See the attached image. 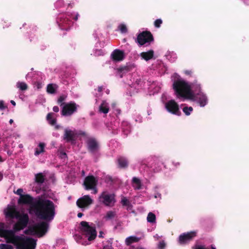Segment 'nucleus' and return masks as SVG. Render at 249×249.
Returning a JSON list of instances; mask_svg holds the SVG:
<instances>
[{
  "label": "nucleus",
  "instance_id": "f3484780",
  "mask_svg": "<svg viewBox=\"0 0 249 249\" xmlns=\"http://www.w3.org/2000/svg\"><path fill=\"white\" fill-rule=\"evenodd\" d=\"M111 58L115 61H122L124 57V51L116 49L113 51L111 54Z\"/></svg>",
  "mask_w": 249,
  "mask_h": 249
},
{
  "label": "nucleus",
  "instance_id": "c756f323",
  "mask_svg": "<svg viewBox=\"0 0 249 249\" xmlns=\"http://www.w3.org/2000/svg\"><path fill=\"white\" fill-rule=\"evenodd\" d=\"M67 97V96L65 94H63L60 96L57 101V104L59 105L60 106H63L65 104H66L64 103V101L66 100Z\"/></svg>",
  "mask_w": 249,
  "mask_h": 249
},
{
  "label": "nucleus",
  "instance_id": "6e6d98bb",
  "mask_svg": "<svg viewBox=\"0 0 249 249\" xmlns=\"http://www.w3.org/2000/svg\"><path fill=\"white\" fill-rule=\"evenodd\" d=\"M10 103L13 105V106H16V102L13 101V100H11L10 101Z\"/></svg>",
  "mask_w": 249,
  "mask_h": 249
},
{
  "label": "nucleus",
  "instance_id": "cd10ccee",
  "mask_svg": "<svg viewBox=\"0 0 249 249\" xmlns=\"http://www.w3.org/2000/svg\"><path fill=\"white\" fill-rule=\"evenodd\" d=\"M53 113H49L47 114L46 119L49 122V124L52 125H54L56 123V119H53Z\"/></svg>",
  "mask_w": 249,
  "mask_h": 249
},
{
  "label": "nucleus",
  "instance_id": "e433bc0d",
  "mask_svg": "<svg viewBox=\"0 0 249 249\" xmlns=\"http://www.w3.org/2000/svg\"><path fill=\"white\" fill-rule=\"evenodd\" d=\"M119 29L122 33H125L127 31V29L125 25L121 24L119 26Z\"/></svg>",
  "mask_w": 249,
  "mask_h": 249
},
{
  "label": "nucleus",
  "instance_id": "603ef678",
  "mask_svg": "<svg viewBox=\"0 0 249 249\" xmlns=\"http://www.w3.org/2000/svg\"><path fill=\"white\" fill-rule=\"evenodd\" d=\"M103 88L102 87H101H101H98V91L99 92H101L103 90Z\"/></svg>",
  "mask_w": 249,
  "mask_h": 249
},
{
  "label": "nucleus",
  "instance_id": "b1692460",
  "mask_svg": "<svg viewBox=\"0 0 249 249\" xmlns=\"http://www.w3.org/2000/svg\"><path fill=\"white\" fill-rule=\"evenodd\" d=\"M57 88V86L56 84H49L47 87V92L50 94H54Z\"/></svg>",
  "mask_w": 249,
  "mask_h": 249
},
{
  "label": "nucleus",
  "instance_id": "de8ad7c7",
  "mask_svg": "<svg viewBox=\"0 0 249 249\" xmlns=\"http://www.w3.org/2000/svg\"><path fill=\"white\" fill-rule=\"evenodd\" d=\"M53 110L55 112H58L59 110V108L57 106H54L53 108Z\"/></svg>",
  "mask_w": 249,
  "mask_h": 249
},
{
  "label": "nucleus",
  "instance_id": "a878e982",
  "mask_svg": "<svg viewBox=\"0 0 249 249\" xmlns=\"http://www.w3.org/2000/svg\"><path fill=\"white\" fill-rule=\"evenodd\" d=\"M139 241V238L135 236H130L125 239V243L127 246Z\"/></svg>",
  "mask_w": 249,
  "mask_h": 249
},
{
  "label": "nucleus",
  "instance_id": "423d86ee",
  "mask_svg": "<svg viewBox=\"0 0 249 249\" xmlns=\"http://www.w3.org/2000/svg\"><path fill=\"white\" fill-rule=\"evenodd\" d=\"M154 41V37L150 31H145L140 33L137 36L136 42L140 46L146 44H150Z\"/></svg>",
  "mask_w": 249,
  "mask_h": 249
},
{
  "label": "nucleus",
  "instance_id": "2eb2a0df",
  "mask_svg": "<svg viewBox=\"0 0 249 249\" xmlns=\"http://www.w3.org/2000/svg\"><path fill=\"white\" fill-rule=\"evenodd\" d=\"M88 151L91 153L95 152L98 149V143L95 138H89L87 142Z\"/></svg>",
  "mask_w": 249,
  "mask_h": 249
},
{
  "label": "nucleus",
  "instance_id": "7ed1b4c3",
  "mask_svg": "<svg viewBox=\"0 0 249 249\" xmlns=\"http://www.w3.org/2000/svg\"><path fill=\"white\" fill-rule=\"evenodd\" d=\"M173 88L178 98L182 97L192 99L194 97L191 86L182 79L175 80L173 84Z\"/></svg>",
  "mask_w": 249,
  "mask_h": 249
},
{
  "label": "nucleus",
  "instance_id": "58836bf2",
  "mask_svg": "<svg viewBox=\"0 0 249 249\" xmlns=\"http://www.w3.org/2000/svg\"><path fill=\"white\" fill-rule=\"evenodd\" d=\"M162 23V20L161 19H157L154 21V26L156 28H160Z\"/></svg>",
  "mask_w": 249,
  "mask_h": 249
},
{
  "label": "nucleus",
  "instance_id": "72a5a7b5",
  "mask_svg": "<svg viewBox=\"0 0 249 249\" xmlns=\"http://www.w3.org/2000/svg\"><path fill=\"white\" fill-rule=\"evenodd\" d=\"M34 228L33 226H29L27 229L24 231V233L26 235H36Z\"/></svg>",
  "mask_w": 249,
  "mask_h": 249
},
{
  "label": "nucleus",
  "instance_id": "1a4fd4ad",
  "mask_svg": "<svg viewBox=\"0 0 249 249\" xmlns=\"http://www.w3.org/2000/svg\"><path fill=\"white\" fill-rule=\"evenodd\" d=\"M49 224L46 221H42L33 225L35 234L38 237L43 236L49 229Z\"/></svg>",
  "mask_w": 249,
  "mask_h": 249
},
{
  "label": "nucleus",
  "instance_id": "4be33fe9",
  "mask_svg": "<svg viewBox=\"0 0 249 249\" xmlns=\"http://www.w3.org/2000/svg\"><path fill=\"white\" fill-rule=\"evenodd\" d=\"M132 186L135 190H140L142 188V183L140 179L136 177H133L132 180Z\"/></svg>",
  "mask_w": 249,
  "mask_h": 249
},
{
  "label": "nucleus",
  "instance_id": "052dcab7",
  "mask_svg": "<svg viewBox=\"0 0 249 249\" xmlns=\"http://www.w3.org/2000/svg\"><path fill=\"white\" fill-rule=\"evenodd\" d=\"M55 129H58L59 128V125H56L55 126Z\"/></svg>",
  "mask_w": 249,
  "mask_h": 249
},
{
  "label": "nucleus",
  "instance_id": "6ab92c4d",
  "mask_svg": "<svg viewBox=\"0 0 249 249\" xmlns=\"http://www.w3.org/2000/svg\"><path fill=\"white\" fill-rule=\"evenodd\" d=\"M119 167L121 168H127L128 165V162L126 158L124 157H120L118 159Z\"/></svg>",
  "mask_w": 249,
  "mask_h": 249
},
{
  "label": "nucleus",
  "instance_id": "473e14b6",
  "mask_svg": "<svg viewBox=\"0 0 249 249\" xmlns=\"http://www.w3.org/2000/svg\"><path fill=\"white\" fill-rule=\"evenodd\" d=\"M147 220L150 223H154L156 221V215L153 213L150 212L147 215Z\"/></svg>",
  "mask_w": 249,
  "mask_h": 249
},
{
  "label": "nucleus",
  "instance_id": "f257e3e1",
  "mask_svg": "<svg viewBox=\"0 0 249 249\" xmlns=\"http://www.w3.org/2000/svg\"><path fill=\"white\" fill-rule=\"evenodd\" d=\"M18 204H31L30 213L33 212L37 218L50 221L54 217L55 205L53 202L49 199L39 198L33 202V198L26 194L21 195L18 201Z\"/></svg>",
  "mask_w": 249,
  "mask_h": 249
},
{
  "label": "nucleus",
  "instance_id": "e2e57ef3",
  "mask_svg": "<svg viewBox=\"0 0 249 249\" xmlns=\"http://www.w3.org/2000/svg\"><path fill=\"white\" fill-rule=\"evenodd\" d=\"M160 169H161L160 168V169H156V171H157V172H158V171H160Z\"/></svg>",
  "mask_w": 249,
  "mask_h": 249
},
{
  "label": "nucleus",
  "instance_id": "a18cd8bd",
  "mask_svg": "<svg viewBox=\"0 0 249 249\" xmlns=\"http://www.w3.org/2000/svg\"><path fill=\"white\" fill-rule=\"evenodd\" d=\"M23 189L21 188H19L17 190V192L15 193L21 196V195H23L22 193H23Z\"/></svg>",
  "mask_w": 249,
  "mask_h": 249
},
{
  "label": "nucleus",
  "instance_id": "f03ea898",
  "mask_svg": "<svg viewBox=\"0 0 249 249\" xmlns=\"http://www.w3.org/2000/svg\"><path fill=\"white\" fill-rule=\"evenodd\" d=\"M4 214L6 218L18 219L12 230H5V224L0 222V236L4 237L9 243L16 232L27 227L29 222V216L27 213H20L14 206H8L4 211Z\"/></svg>",
  "mask_w": 249,
  "mask_h": 249
},
{
  "label": "nucleus",
  "instance_id": "7c9ffc66",
  "mask_svg": "<svg viewBox=\"0 0 249 249\" xmlns=\"http://www.w3.org/2000/svg\"><path fill=\"white\" fill-rule=\"evenodd\" d=\"M116 215V213L115 212L109 211H108L106 215L105 216L104 218L106 220H110L114 218Z\"/></svg>",
  "mask_w": 249,
  "mask_h": 249
},
{
  "label": "nucleus",
  "instance_id": "13d9d810",
  "mask_svg": "<svg viewBox=\"0 0 249 249\" xmlns=\"http://www.w3.org/2000/svg\"><path fill=\"white\" fill-rule=\"evenodd\" d=\"M68 5H69V6H70V7H73V6L74 5V3H73V2H72V3H69V4H68Z\"/></svg>",
  "mask_w": 249,
  "mask_h": 249
},
{
  "label": "nucleus",
  "instance_id": "a211bd4d",
  "mask_svg": "<svg viewBox=\"0 0 249 249\" xmlns=\"http://www.w3.org/2000/svg\"><path fill=\"white\" fill-rule=\"evenodd\" d=\"M154 53V51L152 50H150L146 52L141 53L140 55L144 60L146 61H148L153 57Z\"/></svg>",
  "mask_w": 249,
  "mask_h": 249
},
{
  "label": "nucleus",
  "instance_id": "c03bdc74",
  "mask_svg": "<svg viewBox=\"0 0 249 249\" xmlns=\"http://www.w3.org/2000/svg\"><path fill=\"white\" fill-rule=\"evenodd\" d=\"M165 247V244L163 241L160 242L159 244V248L160 249H163Z\"/></svg>",
  "mask_w": 249,
  "mask_h": 249
},
{
  "label": "nucleus",
  "instance_id": "4c0bfd02",
  "mask_svg": "<svg viewBox=\"0 0 249 249\" xmlns=\"http://www.w3.org/2000/svg\"><path fill=\"white\" fill-rule=\"evenodd\" d=\"M0 249H13V247L10 245L1 244H0Z\"/></svg>",
  "mask_w": 249,
  "mask_h": 249
},
{
  "label": "nucleus",
  "instance_id": "3c124183",
  "mask_svg": "<svg viewBox=\"0 0 249 249\" xmlns=\"http://www.w3.org/2000/svg\"><path fill=\"white\" fill-rule=\"evenodd\" d=\"M78 17H79V14H78V13H77V14H76V15H75L74 17H72V18L74 20L76 21V20L78 19Z\"/></svg>",
  "mask_w": 249,
  "mask_h": 249
},
{
  "label": "nucleus",
  "instance_id": "864d4df0",
  "mask_svg": "<svg viewBox=\"0 0 249 249\" xmlns=\"http://www.w3.org/2000/svg\"><path fill=\"white\" fill-rule=\"evenodd\" d=\"M3 177V173L1 172H0V181H1Z\"/></svg>",
  "mask_w": 249,
  "mask_h": 249
},
{
  "label": "nucleus",
  "instance_id": "8fccbe9b",
  "mask_svg": "<svg viewBox=\"0 0 249 249\" xmlns=\"http://www.w3.org/2000/svg\"><path fill=\"white\" fill-rule=\"evenodd\" d=\"M174 165L176 167H178V166H179L180 165V163L179 162H175V161H174L173 162Z\"/></svg>",
  "mask_w": 249,
  "mask_h": 249
},
{
  "label": "nucleus",
  "instance_id": "aec40b11",
  "mask_svg": "<svg viewBox=\"0 0 249 249\" xmlns=\"http://www.w3.org/2000/svg\"><path fill=\"white\" fill-rule=\"evenodd\" d=\"M208 103V99L207 96L203 94H200L198 97V103L201 107H204Z\"/></svg>",
  "mask_w": 249,
  "mask_h": 249
},
{
  "label": "nucleus",
  "instance_id": "c9c22d12",
  "mask_svg": "<svg viewBox=\"0 0 249 249\" xmlns=\"http://www.w3.org/2000/svg\"><path fill=\"white\" fill-rule=\"evenodd\" d=\"M130 71V68L128 66H124L122 67H120L118 69V71L120 72L125 73L129 71Z\"/></svg>",
  "mask_w": 249,
  "mask_h": 249
},
{
  "label": "nucleus",
  "instance_id": "ddd939ff",
  "mask_svg": "<svg viewBox=\"0 0 249 249\" xmlns=\"http://www.w3.org/2000/svg\"><path fill=\"white\" fill-rule=\"evenodd\" d=\"M196 236V232L192 231L187 233H184L179 235L178 238L179 243L180 244H186L192 240Z\"/></svg>",
  "mask_w": 249,
  "mask_h": 249
},
{
  "label": "nucleus",
  "instance_id": "c85d7f7f",
  "mask_svg": "<svg viewBox=\"0 0 249 249\" xmlns=\"http://www.w3.org/2000/svg\"><path fill=\"white\" fill-rule=\"evenodd\" d=\"M195 249H216L214 246L211 245L209 246H206L205 245H196L195 246Z\"/></svg>",
  "mask_w": 249,
  "mask_h": 249
},
{
  "label": "nucleus",
  "instance_id": "dca6fc26",
  "mask_svg": "<svg viewBox=\"0 0 249 249\" xmlns=\"http://www.w3.org/2000/svg\"><path fill=\"white\" fill-rule=\"evenodd\" d=\"M76 135V134L74 131L68 129H65L63 139L67 142L73 143L75 141Z\"/></svg>",
  "mask_w": 249,
  "mask_h": 249
},
{
  "label": "nucleus",
  "instance_id": "9b49d317",
  "mask_svg": "<svg viewBox=\"0 0 249 249\" xmlns=\"http://www.w3.org/2000/svg\"><path fill=\"white\" fill-rule=\"evenodd\" d=\"M98 180L92 175L88 176L85 178L84 185L85 189L87 190H94L95 193H96V187L97 186Z\"/></svg>",
  "mask_w": 249,
  "mask_h": 249
},
{
  "label": "nucleus",
  "instance_id": "0e129e2a",
  "mask_svg": "<svg viewBox=\"0 0 249 249\" xmlns=\"http://www.w3.org/2000/svg\"><path fill=\"white\" fill-rule=\"evenodd\" d=\"M63 155H66V153H63Z\"/></svg>",
  "mask_w": 249,
  "mask_h": 249
},
{
  "label": "nucleus",
  "instance_id": "412c9836",
  "mask_svg": "<svg viewBox=\"0 0 249 249\" xmlns=\"http://www.w3.org/2000/svg\"><path fill=\"white\" fill-rule=\"evenodd\" d=\"M45 176L42 173H39L35 175V181L37 184H41L45 181Z\"/></svg>",
  "mask_w": 249,
  "mask_h": 249
},
{
  "label": "nucleus",
  "instance_id": "bb28decb",
  "mask_svg": "<svg viewBox=\"0 0 249 249\" xmlns=\"http://www.w3.org/2000/svg\"><path fill=\"white\" fill-rule=\"evenodd\" d=\"M45 144L43 143H40L38 145V148H36L35 151V155H39L44 151Z\"/></svg>",
  "mask_w": 249,
  "mask_h": 249
},
{
  "label": "nucleus",
  "instance_id": "20e7f679",
  "mask_svg": "<svg viewBox=\"0 0 249 249\" xmlns=\"http://www.w3.org/2000/svg\"><path fill=\"white\" fill-rule=\"evenodd\" d=\"M9 243L16 246L17 249H35L36 246V240L33 238L22 237L15 234Z\"/></svg>",
  "mask_w": 249,
  "mask_h": 249
},
{
  "label": "nucleus",
  "instance_id": "a19ab883",
  "mask_svg": "<svg viewBox=\"0 0 249 249\" xmlns=\"http://www.w3.org/2000/svg\"><path fill=\"white\" fill-rule=\"evenodd\" d=\"M56 5L57 7H63L65 5L64 1L63 0H58L56 2Z\"/></svg>",
  "mask_w": 249,
  "mask_h": 249
},
{
  "label": "nucleus",
  "instance_id": "69168bd1",
  "mask_svg": "<svg viewBox=\"0 0 249 249\" xmlns=\"http://www.w3.org/2000/svg\"><path fill=\"white\" fill-rule=\"evenodd\" d=\"M79 237V239H81V237H80V236H79V237Z\"/></svg>",
  "mask_w": 249,
  "mask_h": 249
},
{
  "label": "nucleus",
  "instance_id": "f8f14e48",
  "mask_svg": "<svg viewBox=\"0 0 249 249\" xmlns=\"http://www.w3.org/2000/svg\"><path fill=\"white\" fill-rule=\"evenodd\" d=\"M165 107L167 110L172 114L178 116L181 114L179 106L174 100H171L168 101L165 104Z\"/></svg>",
  "mask_w": 249,
  "mask_h": 249
},
{
  "label": "nucleus",
  "instance_id": "39448f33",
  "mask_svg": "<svg viewBox=\"0 0 249 249\" xmlns=\"http://www.w3.org/2000/svg\"><path fill=\"white\" fill-rule=\"evenodd\" d=\"M80 230L83 235L88 238V241L82 243L83 245H88L89 242L94 240L97 236V232L95 227L89 225L88 222L82 221L80 222Z\"/></svg>",
  "mask_w": 249,
  "mask_h": 249
},
{
  "label": "nucleus",
  "instance_id": "5fc2aeb1",
  "mask_svg": "<svg viewBox=\"0 0 249 249\" xmlns=\"http://www.w3.org/2000/svg\"><path fill=\"white\" fill-rule=\"evenodd\" d=\"M83 215V214L82 213H79L77 214V216L79 218L81 217Z\"/></svg>",
  "mask_w": 249,
  "mask_h": 249
},
{
  "label": "nucleus",
  "instance_id": "393cba45",
  "mask_svg": "<svg viewBox=\"0 0 249 249\" xmlns=\"http://www.w3.org/2000/svg\"><path fill=\"white\" fill-rule=\"evenodd\" d=\"M191 89H193L196 92H200L201 90V85L198 82L197 80H195L192 83L191 86Z\"/></svg>",
  "mask_w": 249,
  "mask_h": 249
},
{
  "label": "nucleus",
  "instance_id": "37998d69",
  "mask_svg": "<svg viewBox=\"0 0 249 249\" xmlns=\"http://www.w3.org/2000/svg\"><path fill=\"white\" fill-rule=\"evenodd\" d=\"M7 108V106L4 105V102L3 101H0V110H4V109Z\"/></svg>",
  "mask_w": 249,
  "mask_h": 249
},
{
  "label": "nucleus",
  "instance_id": "bf43d9fd",
  "mask_svg": "<svg viewBox=\"0 0 249 249\" xmlns=\"http://www.w3.org/2000/svg\"><path fill=\"white\" fill-rule=\"evenodd\" d=\"M13 120L12 119H10V121H9V123L10 124H12L13 123Z\"/></svg>",
  "mask_w": 249,
  "mask_h": 249
},
{
  "label": "nucleus",
  "instance_id": "f704fd0d",
  "mask_svg": "<svg viewBox=\"0 0 249 249\" xmlns=\"http://www.w3.org/2000/svg\"><path fill=\"white\" fill-rule=\"evenodd\" d=\"M193 107H185L183 108V111L185 114V115L188 116L191 114V112L193 111Z\"/></svg>",
  "mask_w": 249,
  "mask_h": 249
},
{
  "label": "nucleus",
  "instance_id": "4468645a",
  "mask_svg": "<svg viewBox=\"0 0 249 249\" xmlns=\"http://www.w3.org/2000/svg\"><path fill=\"white\" fill-rule=\"evenodd\" d=\"M93 202L92 199L89 196H84L82 197L79 198L76 201V204L78 207L84 208L91 204Z\"/></svg>",
  "mask_w": 249,
  "mask_h": 249
},
{
  "label": "nucleus",
  "instance_id": "6e6552de",
  "mask_svg": "<svg viewBox=\"0 0 249 249\" xmlns=\"http://www.w3.org/2000/svg\"><path fill=\"white\" fill-rule=\"evenodd\" d=\"M79 105L74 102L71 101L65 104L61 110V115L64 116H70L74 113L77 112Z\"/></svg>",
  "mask_w": 249,
  "mask_h": 249
},
{
  "label": "nucleus",
  "instance_id": "79ce46f5",
  "mask_svg": "<svg viewBox=\"0 0 249 249\" xmlns=\"http://www.w3.org/2000/svg\"><path fill=\"white\" fill-rule=\"evenodd\" d=\"M121 203L123 206H128L129 204V201L125 197H124L122 199Z\"/></svg>",
  "mask_w": 249,
  "mask_h": 249
},
{
  "label": "nucleus",
  "instance_id": "2f4dec72",
  "mask_svg": "<svg viewBox=\"0 0 249 249\" xmlns=\"http://www.w3.org/2000/svg\"><path fill=\"white\" fill-rule=\"evenodd\" d=\"M17 87L21 90H25L28 89L27 85L25 83L22 82H18L17 83Z\"/></svg>",
  "mask_w": 249,
  "mask_h": 249
},
{
  "label": "nucleus",
  "instance_id": "49530a36",
  "mask_svg": "<svg viewBox=\"0 0 249 249\" xmlns=\"http://www.w3.org/2000/svg\"><path fill=\"white\" fill-rule=\"evenodd\" d=\"M184 72L186 75L190 76H192L193 73V71L192 70H185Z\"/></svg>",
  "mask_w": 249,
  "mask_h": 249
},
{
  "label": "nucleus",
  "instance_id": "4d7b16f0",
  "mask_svg": "<svg viewBox=\"0 0 249 249\" xmlns=\"http://www.w3.org/2000/svg\"><path fill=\"white\" fill-rule=\"evenodd\" d=\"M103 233V231H100L99 232V237H103V235H102V234Z\"/></svg>",
  "mask_w": 249,
  "mask_h": 249
},
{
  "label": "nucleus",
  "instance_id": "9d476101",
  "mask_svg": "<svg viewBox=\"0 0 249 249\" xmlns=\"http://www.w3.org/2000/svg\"><path fill=\"white\" fill-rule=\"evenodd\" d=\"M100 201L107 206H114L116 200L114 194H109L106 192H103L99 196Z\"/></svg>",
  "mask_w": 249,
  "mask_h": 249
},
{
  "label": "nucleus",
  "instance_id": "ea45409f",
  "mask_svg": "<svg viewBox=\"0 0 249 249\" xmlns=\"http://www.w3.org/2000/svg\"><path fill=\"white\" fill-rule=\"evenodd\" d=\"M104 55V52L102 50L96 49L95 50L94 53V55L95 56H99Z\"/></svg>",
  "mask_w": 249,
  "mask_h": 249
},
{
  "label": "nucleus",
  "instance_id": "680f3d73",
  "mask_svg": "<svg viewBox=\"0 0 249 249\" xmlns=\"http://www.w3.org/2000/svg\"><path fill=\"white\" fill-rule=\"evenodd\" d=\"M0 162L3 161V160H2V158H1V157L0 156Z\"/></svg>",
  "mask_w": 249,
  "mask_h": 249
},
{
  "label": "nucleus",
  "instance_id": "0eeeda50",
  "mask_svg": "<svg viewBox=\"0 0 249 249\" xmlns=\"http://www.w3.org/2000/svg\"><path fill=\"white\" fill-rule=\"evenodd\" d=\"M71 18L68 15L61 14L59 16L57 22L62 30H68L70 29L73 23Z\"/></svg>",
  "mask_w": 249,
  "mask_h": 249
},
{
  "label": "nucleus",
  "instance_id": "09e8293b",
  "mask_svg": "<svg viewBox=\"0 0 249 249\" xmlns=\"http://www.w3.org/2000/svg\"><path fill=\"white\" fill-rule=\"evenodd\" d=\"M111 245H107V246H104L103 249H111Z\"/></svg>",
  "mask_w": 249,
  "mask_h": 249
},
{
  "label": "nucleus",
  "instance_id": "5701e85b",
  "mask_svg": "<svg viewBox=\"0 0 249 249\" xmlns=\"http://www.w3.org/2000/svg\"><path fill=\"white\" fill-rule=\"evenodd\" d=\"M99 111L105 114H107L108 112L109 107L108 104L106 101H103L99 106Z\"/></svg>",
  "mask_w": 249,
  "mask_h": 249
}]
</instances>
